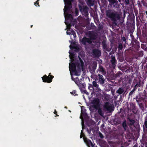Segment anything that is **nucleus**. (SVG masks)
I'll use <instances>...</instances> for the list:
<instances>
[{
	"mask_svg": "<svg viewBox=\"0 0 147 147\" xmlns=\"http://www.w3.org/2000/svg\"><path fill=\"white\" fill-rule=\"evenodd\" d=\"M106 15L107 17L112 21L113 26H115L118 25L117 22L120 18V16L117 12L109 9L106 11Z\"/></svg>",
	"mask_w": 147,
	"mask_h": 147,
	"instance_id": "f257e3e1",
	"label": "nucleus"
},
{
	"mask_svg": "<svg viewBox=\"0 0 147 147\" xmlns=\"http://www.w3.org/2000/svg\"><path fill=\"white\" fill-rule=\"evenodd\" d=\"M74 0H64L65 6L64 8V13L65 16L66 13L67 14V18L68 19H70L72 18V15L71 14H67V11H69L72 7V4L71 2Z\"/></svg>",
	"mask_w": 147,
	"mask_h": 147,
	"instance_id": "f03ea898",
	"label": "nucleus"
},
{
	"mask_svg": "<svg viewBox=\"0 0 147 147\" xmlns=\"http://www.w3.org/2000/svg\"><path fill=\"white\" fill-rule=\"evenodd\" d=\"M95 80L96 81H97L100 85L103 86L105 84V78L102 75L100 74H98L95 76Z\"/></svg>",
	"mask_w": 147,
	"mask_h": 147,
	"instance_id": "7ed1b4c3",
	"label": "nucleus"
},
{
	"mask_svg": "<svg viewBox=\"0 0 147 147\" xmlns=\"http://www.w3.org/2000/svg\"><path fill=\"white\" fill-rule=\"evenodd\" d=\"M79 8L82 14L84 15L85 17H87L88 15V7L86 6H82L79 5Z\"/></svg>",
	"mask_w": 147,
	"mask_h": 147,
	"instance_id": "20e7f679",
	"label": "nucleus"
},
{
	"mask_svg": "<svg viewBox=\"0 0 147 147\" xmlns=\"http://www.w3.org/2000/svg\"><path fill=\"white\" fill-rule=\"evenodd\" d=\"M54 76L51 75V73H49L48 76L45 75L42 77L43 82L48 83H51L52 82V79Z\"/></svg>",
	"mask_w": 147,
	"mask_h": 147,
	"instance_id": "39448f33",
	"label": "nucleus"
},
{
	"mask_svg": "<svg viewBox=\"0 0 147 147\" xmlns=\"http://www.w3.org/2000/svg\"><path fill=\"white\" fill-rule=\"evenodd\" d=\"M93 106L92 107L95 109H98L100 107V100L97 98L94 99L92 101Z\"/></svg>",
	"mask_w": 147,
	"mask_h": 147,
	"instance_id": "423d86ee",
	"label": "nucleus"
},
{
	"mask_svg": "<svg viewBox=\"0 0 147 147\" xmlns=\"http://www.w3.org/2000/svg\"><path fill=\"white\" fill-rule=\"evenodd\" d=\"M78 58L80 60V63L77 62L76 63V64H76V66H77L78 69L80 70L81 68L82 69H83L84 65V63L79 56H78Z\"/></svg>",
	"mask_w": 147,
	"mask_h": 147,
	"instance_id": "0eeeda50",
	"label": "nucleus"
},
{
	"mask_svg": "<svg viewBox=\"0 0 147 147\" xmlns=\"http://www.w3.org/2000/svg\"><path fill=\"white\" fill-rule=\"evenodd\" d=\"M92 52L93 55L95 57L98 58L101 56V52L98 49H93Z\"/></svg>",
	"mask_w": 147,
	"mask_h": 147,
	"instance_id": "6e6552de",
	"label": "nucleus"
},
{
	"mask_svg": "<svg viewBox=\"0 0 147 147\" xmlns=\"http://www.w3.org/2000/svg\"><path fill=\"white\" fill-rule=\"evenodd\" d=\"M127 22L129 23V24L132 26L134 25L135 24L134 20L135 16H128L127 17Z\"/></svg>",
	"mask_w": 147,
	"mask_h": 147,
	"instance_id": "1a4fd4ad",
	"label": "nucleus"
},
{
	"mask_svg": "<svg viewBox=\"0 0 147 147\" xmlns=\"http://www.w3.org/2000/svg\"><path fill=\"white\" fill-rule=\"evenodd\" d=\"M81 42L82 44L85 45H86L87 42L89 44L92 43V41L89 38H86V37H84L81 40Z\"/></svg>",
	"mask_w": 147,
	"mask_h": 147,
	"instance_id": "9d476101",
	"label": "nucleus"
},
{
	"mask_svg": "<svg viewBox=\"0 0 147 147\" xmlns=\"http://www.w3.org/2000/svg\"><path fill=\"white\" fill-rule=\"evenodd\" d=\"M83 139L84 142L88 147H93L94 146V145L90 140L88 139L86 137H84L83 138Z\"/></svg>",
	"mask_w": 147,
	"mask_h": 147,
	"instance_id": "9b49d317",
	"label": "nucleus"
},
{
	"mask_svg": "<svg viewBox=\"0 0 147 147\" xmlns=\"http://www.w3.org/2000/svg\"><path fill=\"white\" fill-rule=\"evenodd\" d=\"M70 69H71L72 72L75 73V75L76 76H78L79 75L78 74V72L77 71L76 67V65L75 63H72L70 65Z\"/></svg>",
	"mask_w": 147,
	"mask_h": 147,
	"instance_id": "f8f14e48",
	"label": "nucleus"
},
{
	"mask_svg": "<svg viewBox=\"0 0 147 147\" xmlns=\"http://www.w3.org/2000/svg\"><path fill=\"white\" fill-rule=\"evenodd\" d=\"M111 63L112 66L113 67H115L117 64V60L115 59V57L112 55L111 56Z\"/></svg>",
	"mask_w": 147,
	"mask_h": 147,
	"instance_id": "ddd939ff",
	"label": "nucleus"
},
{
	"mask_svg": "<svg viewBox=\"0 0 147 147\" xmlns=\"http://www.w3.org/2000/svg\"><path fill=\"white\" fill-rule=\"evenodd\" d=\"M111 5H113L115 7H117L118 2L116 0H108Z\"/></svg>",
	"mask_w": 147,
	"mask_h": 147,
	"instance_id": "4468645a",
	"label": "nucleus"
},
{
	"mask_svg": "<svg viewBox=\"0 0 147 147\" xmlns=\"http://www.w3.org/2000/svg\"><path fill=\"white\" fill-rule=\"evenodd\" d=\"M135 82H136L134 81L133 83V84H136L134 85V88L136 90L138 87H139L140 86L141 81L140 80L138 81H136Z\"/></svg>",
	"mask_w": 147,
	"mask_h": 147,
	"instance_id": "2eb2a0df",
	"label": "nucleus"
},
{
	"mask_svg": "<svg viewBox=\"0 0 147 147\" xmlns=\"http://www.w3.org/2000/svg\"><path fill=\"white\" fill-rule=\"evenodd\" d=\"M117 59L118 61L121 62H122L124 60L123 53L119 52L118 54Z\"/></svg>",
	"mask_w": 147,
	"mask_h": 147,
	"instance_id": "dca6fc26",
	"label": "nucleus"
},
{
	"mask_svg": "<svg viewBox=\"0 0 147 147\" xmlns=\"http://www.w3.org/2000/svg\"><path fill=\"white\" fill-rule=\"evenodd\" d=\"M88 36L91 40H94L96 39V36L93 32H89Z\"/></svg>",
	"mask_w": 147,
	"mask_h": 147,
	"instance_id": "f3484780",
	"label": "nucleus"
},
{
	"mask_svg": "<svg viewBox=\"0 0 147 147\" xmlns=\"http://www.w3.org/2000/svg\"><path fill=\"white\" fill-rule=\"evenodd\" d=\"M104 108L105 109H107V111H111L112 109V107L111 106L109 105L108 102H106L104 106Z\"/></svg>",
	"mask_w": 147,
	"mask_h": 147,
	"instance_id": "a211bd4d",
	"label": "nucleus"
},
{
	"mask_svg": "<svg viewBox=\"0 0 147 147\" xmlns=\"http://www.w3.org/2000/svg\"><path fill=\"white\" fill-rule=\"evenodd\" d=\"M98 70L103 75H105L106 74V71L105 69L101 65H99Z\"/></svg>",
	"mask_w": 147,
	"mask_h": 147,
	"instance_id": "6ab92c4d",
	"label": "nucleus"
},
{
	"mask_svg": "<svg viewBox=\"0 0 147 147\" xmlns=\"http://www.w3.org/2000/svg\"><path fill=\"white\" fill-rule=\"evenodd\" d=\"M143 55V52L141 51L136 52L135 54V57L136 59H138V57H142Z\"/></svg>",
	"mask_w": 147,
	"mask_h": 147,
	"instance_id": "aec40b11",
	"label": "nucleus"
},
{
	"mask_svg": "<svg viewBox=\"0 0 147 147\" xmlns=\"http://www.w3.org/2000/svg\"><path fill=\"white\" fill-rule=\"evenodd\" d=\"M97 66V63L95 62H93L92 64V68L90 69V70L92 71V72L94 73L95 70L96 69Z\"/></svg>",
	"mask_w": 147,
	"mask_h": 147,
	"instance_id": "412c9836",
	"label": "nucleus"
},
{
	"mask_svg": "<svg viewBox=\"0 0 147 147\" xmlns=\"http://www.w3.org/2000/svg\"><path fill=\"white\" fill-rule=\"evenodd\" d=\"M125 90L123 88L121 87L119 88L118 90L116 91L117 94H119V95L122 94L124 92Z\"/></svg>",
	"mask_w": 147,
	"mask_h": 147,
	"instance_id": "4be33fe9",
	"label": "nucleus"
},
{
	"mask_svg": "<svg viewBox=\"0 0 147 147\" xmlns=\"http://www.w3.org/2000/svg\"><path fill=\"white\" fill-rule=\"evenodd\" d=\"M144 132H147V121L144 120V125H143Z\"/></svg>",
	"mask_w": 147,
	"mask_h": 147,
	"instance_id": "5701e85b",
	"label": "nucleus"
},
{
	"mask_svg": "<svg viewBox=\"0 0 147 147\" xmlns=\"http://www.w3.org/2000/svg\"><path fill=\"white\" fill-rule=\"evenodd\" d=\"M83 107H81V113L82 115L84 117H86L87 114L86 112V109L83 108Z\"/></svg>",
	"mask_w": 147,
	"mask_h": 147,
	"instance_id": "b1692460",
	"label": "nucleus"
},
{
	"mask_svg": "<svg viewBox=\"0 0 147 147\" xmlns=\"http://www.w3.org/2000/svg\"><path fill=\"white\" fill-rule=\"evenodd\" d=\"M98 109V114L101 116H104V113L102 110V109L100 107H99Z\"/></svg>",
	"mask_w": 147,
	"mask_h": 147,
	"instance_id": "393cba45",
	"label": "nucleus"
},
{
	"mask_svg": "<svg viewBox=\"0 0 147 147\" xmlns=\"http://www.w3.org/2000/svg\"><path fill=\"white\" fill-rule=\"evenodd\" d=\"M136 102L138 103L140 102L142 100H143V98L140 95L136 96Z\"/></svg>",
	"mask_w": 147,
	"mask_h": 147,
	"instance_id": "a878e982",
	"label": "nucleus"
},
{
	"mask_svg": "<svg viewBox=\"0 0 147 147\" xmlns=\"http://www.w3.org/2000/svg\"><path fill=\"white\" fill-rule=\"evenodd\" d=\"M69 31L67 30V34L70 35V34H71V35H73L74 37H75L76 36V33L73 30H71V32H68Z\"/></svg>",
	"mask_w": 147,
	"mask_h": 147,
	"instance_id": "bb28decb",
	"label": "nucleus"
},
{
	"mask_svg": "<svg viewBox=\"0 0 147 147\" xmlns=\"http://www.w3.org/2000/svg\"><path fill=\"white\" fill-rule=\"evenodd\" d=\"M82 80V79H79L78 78V79L77 80V81L78 84H76L78 86L80 87L81 86V85H82L83 86H84L83 84H81L82 83L81 82V80Z\"/></svg>",
	"mask_w": 147,
	"mask_h": 147,
	"instance_id": "cd10ccee",
	"label": "nucleus"
},
{
	"mask_svg": "<svg viewBox=\"0 0 147 147\" xmlns=\"http://www.w3.org/2000/svg\"><path fill=\"white\" fill-rule=\"evenodd\" d=\"M87 3L90 6H93L94 5V3L92 0H87Z\"/></svg>",
	"mask_w": 147,
	"mask_h": 147,
	"instance_id": "c85d7f7f",
	"label": "nucleus"
},
{
	"mask_svg": "<svg viewBox=\"0 0 147 147\" xmlns=\"http://www.w3.org/2000/svg\"><path fill=\"white\" fill-rule=\"evenodd\" d=\"M127 119L130 122V125H132L135 123V121L134 120L131 119L129 118H128Z\"/></svg>",
	"mask_w": 147,
	"mask_h": 147,
	"instance_id": "c756f323",
	"label": "nucleus"
},
{
	"mask_svg": "<svg viewBox=\"0 0 147 147\" xmlns=\"http://www.w3.org/2000/svg\"><path fill=\"white\" fill-rule=\"evenodd\" d=\"M122 126L125 130H126L127 129V124L125 121H124L122 123Z\"/></svg>",
	"mask_w": 147,
	"mask_h": 147,
	"instance_id": "7c9ffc66",
	"label": "nucleus"
},
{
	"mask_svg": "<svg viewBox=\"0 0 147 147\" xmlns=\"http://www.w3.org/2000/svg\"><path fill=\"white\" fill-rule=\"evenodd\" d=\"M102 47L104 49H105L107 47V44L105 41H103L102 43Z\"/></svg>",
	"mask_w": 147,
	"mask_h": 147,
	"instance_id": "2f4dec72",
	"label": "nucleus"
},
{
	"mask_svg": "<svg viewBox=\"0 0 147 147\" xmlns=\"http://www.w3.org/2000/svg\"><path fill=\"white\" fill-rule=\"evenodd\" d=\"M71 77L72 80L74 81L75 82V83L76 84H77L78 83L77 82V80L78 79V77H77L76 78H74L71 74Z\"/></svg>",
	"mask_w": 147,
	"mask_h": 147,
	"instance_id": "473e14b6",
	"label": "nucleus"
},
{
	"mask_svg": "<svg viewBox=\"0 0 147 147\" xmlns=\"http://www.w3.org/2000/svg\"><path fill=\"white\" fill-rule=\"evenodd\" d=\"M96 81H94L92 82V86L96 87V88H98L99 86V85L98 84H97V83L96 82Z\"/></svg>",
	"mask_w": 147,
	"mask_h": 147,
	"instance_id": "72a5a7b5",
	"label": "nucleus"
},
{
	"mask_svg": "<svg viewBox=\"0 0 147 147\" xmlns=\"http://www.w3.org/2000/svg\"><path fill=\"white\" fill-rule=\"evenodd\" d=\"M123 48V46L121 43H120L119 44L118 47V49L119 51V52Z\"/></svg>",
	"mask_w": 147,
	"mask_h": 147,
	"instance_id": "f704fd0d",
	"label": "nucleus"
},
{
	"mask_svg": "<svg viewBox=\"0 0 147 147\" xmlns=\"http://www.w3.org/2000/svg\"><path fill=\"white\" fill-rule=\"evenodd\" d=\"M119 115L120 116V117L122 119L124 118V117H125V113H124L123 112H119Z\"/></svg>",
	"mask_w": 147,
	"mask_h": 147,
	"instance_id": "c9c22d12",
	"label": "nucleus"
},
{
	"mask_svg": "<svg viewBox=\"0 0 147 147\" xmlns=\"http://www.w3.org/2000/svg\"><path fill=\"white\" fill-rule=\"evenodd\" d=\"M122 74L121 71H119L116 74V77H119Z\"/></svg>",
	"mask_w": 147,
	"mask_h": 147,
	"instance_id": "e433bc0d",
	"label": "nucleus"
},
{
	"mask_svg": "<svg viewBox=\"0 0 147 147\" xmlns=\"http://www.w3.org/2000/svg\"><path fill=\"white\" fill-rule=\"evenodd\" d=\"M130 107L131 109V110L133 109H135L136 107L135 105L133 103L130 105Z\"/></svg>",
	"mask_w": 147,
	"mask_h": 147,
	"instance_id": "4c0bfd02",
	"label": "nucleus"
},
{
	"mask_svg": "<svg viewBox=\"0 0 147 147\" xmlns=\"http://www.w3.org/2000/svg\"><path fill=\"white\" fill-rule=\"evenodd\" d=\"M136 90L134 88L129 93V96H130L132 95Z\"/></svg>",
	"mask_w": 147,
	"mask_h": 147,
	"instance_id": "58836bf2",
	"label": "nucleus"
},
{
	"mask_svg": "<svg viewBox=\"0 0 147 147\" xmlns=\"http://www.w3.org/2000/svg\"><path fill=\"white\" fill-rule=\"evenodd\" d=\"M76 90H74L72 91V92H70L71 94L72 95H74V96H78V94L76 93Z\"/></svg>",
	"mask_w": 147,
	"mask_h": 147,
	"instance_id": "ea45409f",
	"label": "nucleus"
},
{
	"mask_svg": "<svg viewBox=\"0 0 147 147\" xmlns=\"http://www.w3.org/2000/svg\"><path fill=\"white\" fill-rule=\"evenodd\" d=\"M98 136L99 137L102 139L104 137V136L100 131H99L98 132Z\"/></svg>",
	"mask_w": 147,
	"mask_h": 147,
	"instance_id": "a19ab883",
	"label": "nucleus"
},
{
	"mask_svg": "<svg viewBox=\"0 0 147 147\" xmlns=\"http://www.w3.org/2000/svg\"><path fill=\"white\" fill-rule=\"evenodd\" d=\"M39 1V0H37L36 2H34V5H35L36 6H37L38 7L40 6L39 5V3L38 2V1Z\"/></svg>",
	"mask_w": 147,
	"mask_h": 147,
	"instance_id": "79ce46f5",
	"label": "nucleus"
},
{
	"mask_svg": "<svg viewBox=\"0 0 147 147\" xmlns=\"http://www.w3.org/2000/svg\"><path fill=\"white\" fill-rule=\"evenodd\" d=\"M93 87L92 85L90 84L88 87V88L90 90H92L93 89Z\"/></svg>",
	"mask_w": 147,
	"mask_h": 147,
	"instance_id": "37998d69",
	"label": "nucleus"
},
{
	"mask_svg": "<svg viewBox=\"0 0 147 147\" xmlns=\"http://www.w3.org/2000/svg\"><path fill=\"white\" fill-rule=\"evenodd\" d=\"M124 3L126 5H127L129 3V0H125Z\"/></svg>",
	"mask_w": 147,
	"mask_h": 147,
	"instance_id": "c03bdc74",
	"label": "nucleus"
},
{
	"mask_svg": "<svg viewBox=\"0 0 147 147\" xmlns=\"http://www.w3.org/2000/svg\"><path fill=\"white\" fill-rule=\"evenodd\" d=\"M121 39L123 41L125 42V44L126 40L125 37L124 36H123V37H121Z\"/></svg>",
	"mask_w": 147,
	"mask_h": 147,
	"instance_id": "a18cd8bd",
	"label": "nucleus"
},
{
	"mask_svg": "<svg viewBox=\"0 0 147 147\" xmlns=\"http://www.w3.org/2000/svg\"><path fill=\"white\" fill-rule=\"evenodd\" d=\"M70 55H69V57L70 58V59H71V60H74V59H73V58L74 57V54H73V53H70Z\"/></svg>",
	"mask_w": 147,
	"mask_h": 147,
	"instance_id": "49530a36",
	"label": "nucleus"
},
{
	"mask_svg": "<svg viewBox=\"0 0 147 147\" xmlns=\"http://www.w3.org/2000/svg\"><path fill=\"white\" fill-rule=\"evenodd\" d=\"M83 130H81V135L80 136V138H82L83 136H84V134L83 133Z\"/></svg>",
	"mask_w": 147,
	"mask_h": 147,
	"instance_id": "de8ad7c7",
	"label": "nucleus"
},
{
	"mask_svg": "<svg viewBox=\"0 0 147 147\" xmlns=\"http://www.w3.org/2000/svg\"><path fill=\"white\" fill-rule=\"evenodd\" d=\"M132 112H133L134 113V114H136V113L137 112V110L136 109V107L135 108V109H132Z\"/></svg>",
	"mask_w": 147,
	"mask_h": 147,
	"instance_id": "09e8293b",
	"label": "nucleus"
},
{
	"mask_svg": "<svg viewBox=\"0 0 147 147\" xmlns=\"http://www.w3.org/2000/svg\"><path fill=\"white\" fill-rule=\"evenodd\" d=\"M140 15L141 18H143L144 17V13H140Z\"/></svg>",
	"mask_w": 147,
	"mask_h": 147,
	"instance_id": "8fccbe9b",
	"label": "nucleus"
},
{
	"mask_svg": "<svg viewBox=\"0 0 147 147\" xmlns=\"http://www.w3.org/2000/svg\"><path fill=\"white\" fill-rule=\"evenodd\" d=\"M139 105L140 108L144 106L143 103L142 102H140L138 103Z\"/></svg>",
	"mask_w": 147,
	"mask_h": 147,
	"instance_id": "3c124183",
	"label": "nucleus"
},
{
	"mask_svg": "<svg viewBox=\"0 0 147 147\" xmlns=\"http://www.w3.org/2000/svg\"><path fill=\"white\" fill-rule=\"evenodd\" d=\"M106 51H108V52L110 51L111 50V48H108L107 47L106 48V49H105Z\"/></svg>",
	"mask_w": 147,
	"mask_h": 147,
	"instance_id": "603ef678",
	"label": "nucleus"
},
{
	"mask_svg": "<svg viewBox=\"0 0 147 147\" xmlns=\"http://www.w3.org/2000/svg\"><path fill=\"white\" fill-rule=\"evenodd\" d=\"M82 92H83L84 93L87 94H88V93L87 92V91L85 90H82Z\"/></svg>",
	"mask_w": 147,
	"mask_h": 147,
	"instance_id": "864d4df0",
	"label": "nucleus"
},
{
	"mask_svg": "<svg viewBox=\"0 0 147 147\" xmlns=\"http://www.w3.org/2000/svg\"><path fill=\"white\" fill-rule=\"evenodd\" d=\"M54 113L57 116H59V115H57V112L56 110H55H55Z\"/></svg>",
	"mask_w": 147,
	"mask_h": 147,
	"instance_id": "5fc2aeb1",
	"label": "nucleus"
},
{
	"mask_svg": "<svg viewBox=\"0 0 147 147\" xmlns=\"http://www.w3.org/2000/svg\"><path fill=\"white\" fill-rule=\"evenodd\" d=\"M125 71L127 73L129 72H130V69L129 68V69H127Z\"/></svg>",
	"mask_w": 147,
	"mask_h": 147,
	"instance_id": "6e6d98bb",
	"label": "nucleus"
},
{
	"mask_svg": "<svg viewBox=\"0 0 147 147\" xmlns=\"http://www.w3.org/2000/svg\"><path fill=\"white\" fill-rule=\"evenodd\" d=\"M144 15L146 16V17L147 19V11H145L144 13Z\"/></svg>",
	"mask_w": 147,
	"mask_h": 147,
	"instance_id": "4d7b16f0",
	"label": "nucleus"
},
{
	"mask_svg": "<svg viewBox=\"0 0 147 147\" xmlns=\"http://www.w3.org/2000/svg\"><path fill=\"white\" fill-rule=\"evenodd\" d=\"M75 49L77 50L78 51H79V48L78 47H75L74 48Z\"/></svg>",
	"mask_w": 147,
	"mask_h": 147,
	"instance_id": "13d9d810",
	"label": "nucleus"
},
{
	"mask_svg": "<svg viewBox=\"0 0 147 147\" xmlns=\"http://www.w3.org/2000/svg\"><path fill=\"white\" fill-rule=\"evenodd\" d=\"M147 62V57L145 58L144 63H146Z\"/></svg>",
	"mask_w": 147,
	"mask_h": 147,
	"instance_id": "bf43d9fd",
	"label": "nucleus"
},
{
	"mask_svg": "<svg viewBox=\"0 0 147 147\" xmlns=\"http://www.w3.org/2000/svg\"><path fill=\"white\" fill-rule=\"evenodd\" d=\"M142 110V111H144V106L140 108Z\"/></svg>",
	"mask_w": 147,
	"mask_h": 147,
	"instance_id": "052dcab7",
	"label": "nucleus"
},
{
	"mask_svg": "<svg viewBox=\"0 0 147 147\" xmlns=\"http://www.w3.org/2000/svg\"><path fill=\"white\" fill-rule=\"evenodd\" d=\"M75 12H76V15H77V16H78V11L77 10H76V11H75Z\"/></svg>",
	"mask_w": 147,
	"mask_h": 147,
	"instance_id": "680f3d73",
	"label": "nucleus"
},
{
	"mask_svg": "<svg viewBox=\"0 0 147 147\" xmlns=\"http://www.w3.org/2000/svg\"><path fill=\"white\" fill-rule=\"evenodd\" d=\"M69 47L71 49L74 48V47L71 46V45H70Z\"/></svg>",
	"mask_w": 147,
	"mask_h": 147,
	"instance_id": "e2e57ef3",
	"label": "nucleus"
},
{
	"mask_svg": "<svg viewBox=\"0 0 147 147\" xmlns=\"http://www.w3.org/2000/svg\"><path fill=\"white\" fill-rule=\"evenodd\" d=\"M132 147H138L137 145V144H135V145L133 146Z\"/></svg>",
	"mask_w": 147,
	"mask_h": 147,
	"instance_id": "0e129e2a",
	"label": "nucleus"
},
{
	"mask_svg": "<svg viewBox=\"0 0 147 147\" xmlns=\"http://www.w3.org/2000/svg\"><path fill=\"white\" fill-rule=\"evenodd\" d=\"M145 121H147V115L146 116V117L145 118Z\"/></svg>",
	"mask_w": 147,
	"mask_h": 147,
	"instance_id": "69168bd1",
	"label": "nucleus"
},
{
	"mask_svg": "<svg viewBox=\"0 0 147 147\" xmlns=\"http://www.w3.org/2000/svg\"><path fill=\"white\" fill-rule=\"evenodd\" d=\"M113 53L112 52H111L109 54L110 55H111Z\"/></svg>",
	"mask_w": 147,
	"mask_h": 147,
	"instance_id": "338daca9",
	"label": "nucleus"
},
{
	"mask_svg": "<svg viewBox=\"0 0 147 147\" xmlns=\"http://www.w3.org/2000/svg\"><path fill=\"white\" fill-rule=\"evenodd\" d=\"M145 51H147V47L145 49Z\"/></svg>",
	"mask_w": 147,
	"mask_h": 147,
	"instance_id": "774afa93",
	"label": "nucleus"
}]
</instances>
